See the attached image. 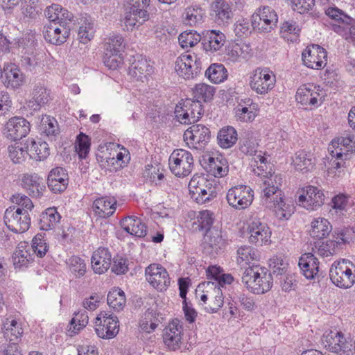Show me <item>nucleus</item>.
<instances>
[{
    "label": "nucleus",
    "mask_w": 355,
    "mask_h": 355,
    "mask_svg": "<svg viewBox=\"0 0 355 355\" xmlns=\"http://www.w3.org/2000/svg\"><path fill=\"white\" fill-rule=\"evenodd\" d=\"M282 184L281 175H272L265 179L261 184L260 198L263 205L273 207L276 217L279 220H288L293 214L291 201L284 198L280 187Z\"/></svg>",
    "instance_id": "1"
},
{
    "label": "nucleus",
    "mask_w": 355,
    "mask_h": 355,
    "mask_svg": "<svg viewBox=\"0 0 355 355\" xmlns=\"http://www.w3.org/2000/svg\"><path fill=\"white\" fill-rule=\"evenodd\" d=\"M39 35L35 31L28 30L13 39L12 46L21 58V63L31 71L41 61L43 53L38 49Z\"/></svg>",
    "instance_id": "2"
},
{
    "label": "nucleus",
    "mask_w": 355,
    "mask_h": 355,
    "mask_svg": "<svg viewBox=\"0 0 355 355\" xmlns=\"http://www.w3.org/2000/svg\"><path fill=\"white\" fill-rule=\"evenodd\" d=\"M241 281L250 292L257 295L268 292L273 284L271 272L266 268L257 264L245 270Z\"/></svg>",
    "instance_id": "3"
},
{
    "label": "nucleus",
    "mask_w": 355,
    "mask_h": 355,
    "mask_svg": "<svg viewBox=\"0 0 355 355\" xmlns=\"http://www.w3.org/2000/svg\"><path fill=\"white\" fill-rule=\"evenodd\" d=\"M328 150L331 156L329 173L345 168V161L349 159V155L355 151V141L353 137L347 135L333 139L329 146Z\"/></svg>",
    "instance_id": "4"
},
{
    "label": "nucleus",
    "mask_w": 355,
    "mask_h": 355,
    "mask_svg": "<svg viewBox=\"0 0 355 355\" xmlns=\"http://www.w3.org/2000/svg\"><path fill=\"white\" fill-rule=\"evenodd\" d=\"M324 347L337 355H353L355 354V340L342 331L330 330L326 331L322 338Z\"/></svg>",
    "instance_id": "5"
},
{
    "label": "nucleus",
    "mask_w": 355,
    "mask_h": 355,
    "mask_svg": "<svg viewBox=\"0 0 355 355\" xmlns=\"http://www.w3.org/2000/svg\"><path fill=\"white\" fill-rule=\"evenodd\" d=\"M329 277L337 287L349 288L355 284V266L347 259L336 261L329 270Z\"/></svg>",
    "instance_id": "6"
},
{
    "label": "nucleus",
    "mask_w": 355,
    "mask_h": 355,
    "mask_svg": "<svg viewBox=\"0 0 355 355\" xmlns=\"http://www.w3.org/2000/svg\"><path fill=\"white\" fill-rule=\"evenodd\" d=\"M325 14L338 24H332V30L347 40L355 42V19L336 7H329Z\"/></svg>",
    "instance_id": "7"
},
{
    "label": "nucleus",
    "mask_w": 355,
    "mask_h": 355,
    "mask_svg": "<svg viewBox=\"0 0 355 355\" xmlns=\"http://www.w3.org/2000/svg\"><path fill=\"white\" fill-rule=\"evenodd\" d=\"M3 220L7 227L15 233H23L31 226V217L25 209L10 207L6 209Z\"/></svg>",
    "instance_id": "8"
},
{
    "label": "nucleus",
    "mask_w": 355,
    "mask_h": 355,
    "mask_svg": "<svg viewBox=\"0 0 355 355\" xmlns=\"http://www.w3.org/2000/svg\"><path fill=\"white\" fill-rule=\"evenodd\" d=\"M276 83V76L268 67H258L250 76V86L257 94L265 95L271 91Z\"/></svg>",
    "instance_id": "9"
},
{
    "label": "nucleus",
    "mask_w": 355,
    "mask_h": 355,
    "mask_svg": "<svg viewBox=\"0 0 355 355\" xmlns=\"http://www.w3.org/2000/svg\"><path fill=\"white\" fill-rule=\"evenodd\" d=\"M171 171L177 177H186L192 171L193 158L192 154L184 149L173 150L168 159Z\"/></svg>",
    "instance_id": "10"
},
{
    "label": "nucleus",
    "mask_w": 355,
    "mask_h": 355,
    "mask_svg": "<svg viewBox=\"0 0 355 355\" xmlns=\"http://www.w3.org/2000/svg\"><path fill=\"white\" fill-rule=\"evenodd\" d=\"M277 22L276 12L267 6L257 8L251 17V26L259 33H270L277 26Z\"/></svg>",
    "instance_id": "11"
},
{
    "label": "nucleus",
    "mask_w": 355,
    "mask_h": 355,
    "mask_svg": "<svg viewBox=\"0 0 355 355\" xmlns=\"http://www.w3.org/2000/svg\"><path fill=\"white\" fill-rule=\"evenodd\" d=\"M253 199L254 191L250 187L244 184L231 187L226 194V200L229 205L237 210L248 207Z\"/></svg>",
    "instance_id": "12"
},
{
    "label": "nucleus",
    "mask_w": 355,
    "mask_h": 355,
    "mask_svg": "<svg viewBox=\"0 0 355 355\" xmlns=\"http://www.w3.org/2000/svg\"><path fill=\"white\" fill-rule=\"evenodd\" d=\"M95 331L102 339H112L119 331V321L116 315L101 311L96 318Z\"/></svg>",
    "instance_id": "13"
},
{
    "label": "nucleus",
    "mask_w": 355,
    "mask_h": 355,
    "mask_svg": "<svg viewBox=\"0 0 355 355\" xmlns=\"http://www.w3.org/2000/svg\"><path fill=\"white\" fill-rule=\"evenodd\" d=\"M295 99L304 106L310 109L318 107L323 103L324 94L320 86L311 84L302 85L296 92Z\"/></svg>",
    "instance_id": "14"
},
{
    "label": "nucleus",
    "mask_w": 355,
    "mask_h": 355,
    "mask_svg": "<svg viewBox=\"0 0 355 355\" xmlns=\"http://www.w3.org/2000/svg\"><path fill=\"white\" fill-rule=\"evenodd\" d=\"M175 69L180 76L184 79H192L200 73L202 63L195 55L182 54L175 61Z\"/></svg>",
    "instance_id": "15"
},
{
    "label": "nucleus",
    "mask_w": 355,
    "mask_h": 355,
    "mask_svg": "<svg viewBox=\"0 0 355 355\" xmlns=\"http://www.w3.org/2000/svg\"><path fill=\"white\" fill-rule=\"evenodd\" d=\"M303 64L313 69H323L327 63V52L318 44L307 46L302 53Z\"/></svg>",
    "instance_id": "16"
},
{
    "label": "nucleus",
    "mask_w": 355,
    "mask_h": 355,
    "mask_svg": "<svg viewBox=\"0 0 355 355\" xmlns=\"http://www.w3.org/2000/svg\"><path fill=\"white\" fill-rule=\"evenodd\" d=\"M145 275L148 282L158 291L167 290L171 284L169 275L164 267L152 263L146 268Z\"/></svg>",
    "instance_id": "17"
},
{
    "label": "nucleus",
    "mask_w": 355,
    "mask_h": 355,
    "mask_svg": "<svg viewBox=\"0 0 355 355\" xmlns=\"http://www.w3.org/2000/svg\"><path fill=\"white\" fill-rule=\"evenodd\" d=\"M184 140L189 148L200 149L209 141L211 132L202 124H193L184 133Z\"/></svg>",
    "instance_id": "18"
},
{
    "label": "nucleus",
    "mask_w": 355,
    "mask_h": 355,
    "mask_svg": "<svg viewBox=\"0 0 355 355\" xmlns=\"http://www.w3.org/2000/svg\"><path fill=\"white\" fill-rule=\"evenodd\" d=\"M302 193L299 196V205L307 210H317L324 203V191L317 187L308 185L302 188Z\"/></svg>",
    "instance_id": "19"
},
{
    "label": "nucleus",
    "mask_w": 355,
    "mask_h": 355,
    "mask_svg": "<svg viewBox=\"0 0 355 355\" xmlns=\"http://www.w3.org/2000/svg\"><path fill=\"white\" fill-rule=\"evenodd\" d=\"M227 245L221 230L213 228L207 232L202 243L203 252L210 257H215L220 254Z\"/></svg>",
    "instance_id": "20"
},
{
    "label": "nucleus",
    "mask_w": 355,
    "mask_h": 355,
    "mask_svg": "<svg viewBox=\"0 0 355 355\" xmlns=\"http://www.w3.org/2000/svg\"><path fill=\"white\" fill-rule=\"evenodd\" d=\"M211 19L220 26L230 24L234 17L232 6L225 0H214L210 5Z\"/></svg>",
    "instance_id": "21"
},
{
    "label": "nucleus",
    "mask_w": 355,
    "mask_h": 355,
    "mask_svg": "<svg viewBox=\"0 0 355 355\" xmlns=\"http://www.w3.org/2000/svg\"><path fill=\"white\" fill-rule=\"evenodd\" d=\"M61 23L49 21L43 28V35L45 40L54 45H60L66 42L69 35L70 28Z\"/></svg>",
    "instance_id": "22"
},
{
    "label": "nucleus",
    "mask_w": 355,
    "mask_h": 355,
    "mask_svg": "<svg viewBox=\"0 0 355 355\" xmlns=\"http://www.w3.org/2000/svg\"><path fill=\"white\" fill-rule=\"evenodd\" d=\"M249 242L255 245L262 246L270 241L271 232L268 226L260 221L259 218H253L248 227Z\"/></svg>",
    "instance_id": "23"
},
{
    "label": "nucleus",
    "mask_w": 355,
    "mask_h": 355,
    "mask_svg": "<svg viewBox=\"0 0 355 355\" xmlns=\"http://www.w3.org/2000/svg\"><path fill=\"white\" fill-rule=\"evenodd\" d=\"M182 336V324L178 319H174L164 329L163 334L164 345L170 350L175 351L180 347Z\"/></svg>",
    "instance_id": "24"
},
{
    "label": "nucleus",
    "mask_w": 355,
    "mask_h": 355,
    "mask_svg": "<svg viewBox=\"0 0 355 355\" xmlns=\"http://www.w3.org/2000/svg\"><path fill=\"white\" fill-rule=\"evenodd\" d=\"M30 123L23 117H13L6 124L4 135L6 138L17 141L25 137L30 132Z\"/></svg>",
    "instance_id": "25"
},
{
    "label": "nucleus",
    "mask_w": 355,
    "mask_h": 355,
    "mask_svg": "<svg viewBox=\"0 0 355 355\" xmlns=\"http://www.w3.org/2000/svg\"><path fill=\"white\" fill-rule=\"evenodd\" d=\"M3 71L2 83L6 88L17 89L24 85L26 77L19 66L8 63L4 64Z\"/></svg>",
    "instance_id": "26"
},
{
    "label": "nucleus",
    "mask_w": 355,
    "mask_h": 355,
    "mask_svg": "<svg viewBox=\"0 0 355 355\" xmlns=\"http://www.w3.org/2000/svg\"><path fill=\"white\" fill-rule=\"evenodd\" d=\"M49 189L53 193L64 192L69 184V175L66 169L55 167L50 171L47 177Z\"/></svg>",
    "instance_id": "27"
},
{
    "label": "nucleus",
    "mask_w": 355,
    "mask_h": 355,
    "mask_svg": "<svg viewBox=\"0 0 355 355\" xmlns=\"http://www.w3.org/2000/svg\"><path fill=\"white\" fill-rule=\"evenodd\" d=\"M153 67L146 58L141 54L132 56L129 67V74L137 80L143 81V78L151 75Z\"/></svg>",
    "instance_id": "28"
},
{
    "label": "nucleus",
    "mask_w": 355,
    "mask_h": 355,
    "mask_svg": "<svg viewBox=\"0 0 355 355\" xmlns=\"http://www.w3.org/2000/svg\"><path fill=\"white\" fill-rule=\"evenodd\" d=\"M21 186L33 198L41 197L46 189L43 179L35 173L22 174Z\"/></svg>",
    "instance_id": "29"
},
{
    "label": "nucleus",
    "mask_w": 355,
    "mask_h": 355,
    "mask_svg": "<svg viewBox=\"0 0 355 355\" xmlns=\"http://www.w3.org/2000/svg\"><path fill=\"white\" fill-rule=\"evenodd\" d=\"M111 263L112 254L107 248L99 247L93 252L91 263L95 273H105L110 268Z\"/></svg>",
    "instance_id": "30"
},
{
    "label": "nucleus",
    "mask_w": 355,
    "mask_h": 355,
    "mask_svg": "<svg viewBox=\"0 0 355 355\" xmlns=\"http://www.w3.org/2000/svg\"><path fill=\"white\" fill-rule=\"evenodd\" d=\"M298 266L306 279H313L319 272L320 262L313 253L306 252L300 257Z\"/></svg>",
    "instance_id": "31"
},
{
    "label": "nucleus",
    "mask_w": 355,
    "mask_h": 355,
    "mask_svg": "<svg viewBox=\"0 0 355 355\" xmlns=\"http://www.w3.org/2000/svg\"><path fill=\"white\" fill-rule=\"evenodd\" d=\"M119 224L125 232L132 236L143 238L147 234V226L137 216H126L120 220Z\"/></svg>",
    "instance_id": "32"
},
{
    "label": "nucleus",
    "mask_w": 355,
    "mask_h": 355,
    "mask_svg": "<svg viewBox=\"0 0 355 355\" xmlns=\"http://www.w3.org/2000/svg\"><path fill=\"white\" fill-rule=\"evenodd\" d=\"M164 320V315L157 310L148 309L139 320L140 329L146 333L150 334L155 331L159 324Z\"/></svg>",
    "instance_id": "33"
},
{
    "label": "nucleus",
    "mask_w": 355,
    "mask_h": 355,
    "mask_svg": "<svg viewBox=\"0 0 355 355\" xmlns=\"http://www.w3.org/2000/svg\"><path fill=\"white\" fill-rule=\"evenodd\" d=\"M226 37L220 31L209 30L202 36L201 44L204 50L211 53L220 49L224 45Z\"/></svg>",
    "instance_id": "34"
},
{
    "label": "nucleus",
    "mask_w": 355,
    "mask_h": 355,
    "mask_svg": "<svg viewBox=\"0 0 355 355\" xmlns=\"http://www.w3.org/2000/svg\"><path fill=\"white\" fill-rule=\"evenodd\" d=\"M92 209L96 216L106 218L112 216L116 209V200L111 196H103L96 199Z\"/></svg>",
    "instance_id": "35"
},
{
    "label": "nucleus",
    "mask_w": 355,
    "mask_h": 355,
    "mask_svg": "<svg viewBox=\"0 0 355 355\" xmlns=\"http://www.w3.org/2000/svg\"><path fill=\"white\" fill-rule=\"evenodd\" d=\"M293 164L296 171L303 174L311 172L315 166V159L313 154L305 150L296 152L293 159Z\"/></svg>",
    "instance_id": "36"
},
{
    "label": "nucleus",
    "mask_w": 355,
    "mask_h": 355,
    "mask_svg": "<svg viewBox=\"0 0 355 355\" xmlns=\"http://www.w3.org/2000/svg\"><path fill=\"white\" fill-rule=\"evenodd\" d=\"M13 264L15 268L19 270L26 268L34 260V254L26 244H19L12 255Z\"/></svg>",
    "instance_id": "37"
},
{
    "label": "nucleus",
    "mask_w": 355,
    "mask_h": 355,
    "mask_svg": "<svg viewBox=\"0 0 355 355\" xmlns=\"http://www.w3.org/2000/svg\"><path fill=\"white\" fill-rule=\"evenodd\" d=\"M26 148L28 150L29 157L36 161H41L49 155V144L42 141H36L35 139H27Z\"/></svg>",
    "instance_id": "38"
},
{
    "label": "nucleus",
    "mask_w": 355,
    "mask_h": 355,
    "mask_svg": "<svg viewBox=\"0 0 355 355\" xmlns=\"http://www.w3.org/2000/svg\"><path fill=\"white\" fill-rule=\"evenodd\" d=\"M78 24L80 27L78 32V38L80 42L87 44L94 36L95 28L94 20L87 14L81 15Z\"/></svg>",
    "instance_id": "39"
},
{
    "label": "nucleus",
    "mask_w": 355,
    "mask_h": 355,
    "mask_svg": "<svg viewBox=\"0 0 355 355\" xmlns=\"http://www.w3.org/2000/svg\"><path fill=\"white\" fill-rule=\"evenodd\" d=\"M127 10L124 24L128 29L132 30L138 28L149 19L148 11L139 10L136 8L132 9L129 6H128Z\"/></svg>",
    "instance_id": "40"
},
{
    "label": "nucleus",
    "mask_w": 355,
    "mask_h": 355,
    "mask_svg": "<svg viewBox=\"0 0 355 355\" xmlns=\"http://www.w3.org/2000/svg\"><path fill=\"white\" fill-rule=\"evenodd\" d=\"M1 330L4 338L10 341H18L24 333L21 324L11 318L3 321Z\"/></svg>",
    "instance_id": "41"
},
{
    "label": "nucleus",
    "mask_w": 355,
    "mask_h": 355,
    "mask_svg": "<svg viewBox=\"0 0 355 355\" xmlns=\"http://www.w3.org/2000/svg\"><path fill=\"white\" fill-rule=\"evenodd\" d=\"M60 219L61 216L55 207L47 208L40 215L39 228L44 231L52 230L60 223Z\"/></svg>",
    "instance_id": "42"
},
{
    "label": "nucleus",
    "mask_w": 355,
    "mask_h": 355,
    "mask_svg": "<svg viewBox=\"0 0 355 355\" xmlns=\"http://www.w3.org/2000/svg\"><path fill=\"white\" fill-rule=\"evenodd\" d=\"M311 236L319 240L326 238L332 230L329 220L321 217L314 218L311 222Z\"/></svg>",
    "instance_id": "43"
},
{
    "label": "nucleus",
    "mask_w": 355,
    "mask_h": 355,
    "mask_svg": "<svg viewBox=\"0 0 355 355\" xmlns=\"http://www.w3.org/2000/svg\"><path fill=\"white\" fill-rule=\"evenodd\" d=\"M205 168L208 173L216 178L224 177L229 171L227 162L218 157H209Z\"/></svg>",
    "instance_id": "44"
},
{
    "label": "nucleus",
    "mask_w": 355,
    "mask_h": 355,
    "mask_svg": "<svg viewBox=\"0 0 355 355\" xmlns=\"http://www.w3.org/2000/svg\"><path fill=\"white\" fill-rule=\"evenodd\" d=\"M218 144L222 148H230L238 140V134L232 126H226L221 128L217 135Z\"/></svg>",
    "instance_id": "45"
},
{
    "label": "nucleus",
    "mask_w": 355,
    "mask_h": 355,
    "mask_svg": "<svg viewBox=\"0 0 355 355\" xmlns=\"http://www.w3.org/2000/svg\"><path fill=\"white\" fill-rule=\"evenodd\" d=\"M302 28L294 19L285 21L281 26L280 35L282 37L291 42L298 40Z\"/></svg>",
    "instance_id": "46"
},
{
    "label": "nucleus",
    "mask_w": 355,
    "mask_h": 355,
    "mask_svg": "<svg viewBox=\"0 0 355 355\" xmlns=\"http://www.w3.org/2000/svg\"><path fill=\"white\" fill-rule=\"evenodd\" d=\"M49 93L47 89L42 86H35L33 92V98L28 103V107L31 110H39L42 106L48 103Z\"/></svg>",
    "instance_id": "47"
},
{
    "label": "nucleus",
    "mask_w": 355,
    "mask_h": 355,
    "mask_svg": "<svg viewBox=\"0 0 355 355\" xmlns=\"http://www.w3.org/2000/svg\"><path fill=\"white\" fill-rule=\"evenodd\" d=\"M205 76L211 83L218 84L224 82L228 77L227 69L223 64H211L205 71Z\"/></svg>",
    "instance_id": "48"
},
{
    "label": "nucleus",
    "mask_w": 355,
    "mask_h": 355,
    "mask_svg": "<svg viewBox=\"0 0 355 355\" xmlns=\"http://www.w3.org/2000/svg\"><path fill=\"white\" fill-rule=\"evenodd\" d=\"M107 302L113 310L118 312L122 311L126 303L124 291L119 287L112 288L107 294Z\"/></svg>",
    "instance_id": "49"
},
{
    "label": "nucleus",
    "mask_w": 355,
    "mask_h": 355,
    "mask_svg": "<svg viewBox=\"0 0 355 355\" xmlns=\"http://www.w3.org/2000/svg\"><path fill=\"white\" fill-rule=\"evenodd\" d=\"M89 321V317L85 310H80L74 313V315L71 320L67 331L70 336L78 334V332L87 326Z\"/></svg>",
    "instance_id": "50"
},
{
    "label": "nucleus",
    "mask_w": 355,
    "mask_h": 355,
    "mask_svg": "<svg viewBox=\"0 0 355 355\" xmlns=\"http://www.w3.org/2000/svg\"><path fill=\"white\" fill-rule=\"evenodd\" d=\"M245 106L237 107L236 110V120L243 123H249L254 120L257 116V112L250 98L246 99L244 102Z\"/></svg>",
    "instance_id": "51"
},
{
    "label": "nucleus",
    "mask_w": 355,
    "mask_h": 355,
    "mask_svg": "<svg viewBox=\"0 0 355 355\" xmlns=\"http://www.w3.org/2000/svg\"><path fill=\"white\" fill-rule=\"evenodd\" d=\"M214 220V214L211 211L204 210L199 212L196 220L193 223L195 230L205 231L206 233L211 230V227Z\"/></svg>",
    "instance_id": "52"
},
{
    "label": "nucleus",
    "mask_w": 355,
    "mask_h": 355,
    "mask_svg": "<svg viewBox=\"0 0 355 355\" xmlns=\"http://www.w3.org/2000/svg\"><path fill=\"white\" fill-rule=\"evenodd\" d=\"M183 106L189 114V117L191 123H195L201 119L204 110L203 106L202 103H200L199 101L186 98L184 101Z\"/></svg>",
    "instance_id": "53"
},
{
    "label": "nucleus",
    "mask_w": 355,
    "mask_h": 355,
    "mask_svg": "<svg viewBox=\"0 0 355 355\" xmlns=\"http://www.w3.org/2000/svg\"><path fill=\"white\" fill-rule=\"evenodd\" d=\"M216 92V89L214 86L205 83L196 84L193 89V95L196 101H199L200 103L202 101L207 102L213 98Z\"/></svg>",
    "instance_id": "54"
},
{
    "label": "nucleus",
    "mask_w": 355,
    "mask_h": 355,
    "mask_svg": "<svg viewBox=\"0 0 355 355\" xmlns=\"http://www.w3.org/2000/svg\"><path fill=\"white\" fill-rule=\"evenodd\" d=\"M8 157L14 164L23 163L29 154L26 148V143L23 145L21 143H15L8 148Z\"/></svg>",
    "instance_id": "55"
},
{
    "label": "nucleus",
    "mask_w": 355,
    "mask_h": 355,
    "mask_svg": "<svg viewBox=\"0 0 355 355\" xmlns=\"http://www.w3.org/2000/svg\"><path fill=\"white\" fill-rule=\"evenodd\" d=\"M257 250L250 246H241L237 250V263L241 266L249 265L252 261L257 260Z\"/></svg>",
    "instance_id": "56"
},
{
    "label": "nucleus",
    "mask_w": 355,
    "mask_h": 355,
    "mask_svg": "<svg viewBox=\"0 0 355 355\" xmlns=\"http://www.w3.org/2000/svg\"><path fill=\"white\" fill-rule=\"evenodd\" d=\"M184 14L185 23L192 26L202 21L205 11L200 6L193 5L185 9Z\"/></svg>",
    "instance_id": "57"
},
{
    "label": "nucleus",
    "mask_w": 355,
    "mask_h": 355,
    "mask_svg": "<svg viewBox=\"0 0 355 355\" xmlns=\"http://www.w3.org/2000/svg\"><path fill=\"white\" fill-rule=\"evenodd\" d=\"M71 273L76 278L83 277L87 271V266L85 260L78 256H71L66 261Z\"/></svg>",
    "instance_id": "58"
},
{
    "label": "nucleus",
    "mask_w": 355,
    "mask_h": 355,
    "mask_svg": "<svg viewBox=\"0 0 355 355\" xmlns=\"http://www.w3.org/2000/svg\"><path fill=\"white\" fill-rule=\"evenodd\" d=\"M201 40L202 36L193 30L184 31L178 37L179 44L183 49L193 47Z\"/></svg>",
    "instance_id": "59"
},
{
    "label": "nucleus",
    "mask_w": 355,
    "mask_h": 355,
    "mask_svg": "<svg viewBox=\"0 0 355 355\" xmlns=\"http://www.w3.org/2000/svg\"><path fill=\"white\" fill-rule=\"evenodd\" d=\"M42 10L39 0H24L22 3L21 12L26 18L35 19L41 13Z\"/></svg>",
    "instance_id": "60"
},
{
    "label": "nucleus",
    "mask_w": 355,
    "mask_h": 355,
    "mask_svg": "<svg viewBox=\"0 0 355 355\" xmlns=\"http://www.w3.org/2000/svg\"><path fill=\"white\" fill-rule=\"evenodd\" d=\"M215 293L214 297L205 306V310L209 313H217L224 304V295L220 288L213 289Z\"/></svg>",
    "instance_id": "61"
},
{
    "label": "nucleus",
    "mask_w": 355,
    "mask_h": 355,
    "mask_svg": "<svg viewBox=\"0 0 355 355\" xmlns=\"http://www.w3.org/2000/svg\"><path fill=\"white\" fill-rule=\"evenodd\" d=\"M31 250L33 251L38 257H43L46 254L49 246L44 239V235L37 234L32 240V245L30 247Z\"/></svg>",
    "instance_id": "62"
},
{
    "label": "nucleus",
    "mask_w": 355,
    "mask_h": 355,
    "mask_svg": "<svg viewBox=\"0 0 355 355\" xmlns=\"http://www.w3.org/2000/svg\"><path fill=\"white\" fill-rule=\"evenodd\" d=\"M41 130L48 136H55L59 133L58 123L54 117L45 115L41 120Z\"/></svg>",
    "instance_id": "63"
},
{
    "label": "nucleus",
    "mask_w": 355,
    "mask_h": 355,
    "mask_svg": "<svg viewBox=\"0 0 355 355\" xmlns=\"http://www.w3.org/2000/svg\"><path fill=\"white\" fill-rule=\"evenodd\" d=\"M194 194L197 193L198 196L196 197V200L198 203H205L209 202L215 197H216V191L211 187L205 186V188H202L199 186L196 187L195 190L192 191Z\"/></svg>",
    "instance_id": "64"
}]
</instances>
